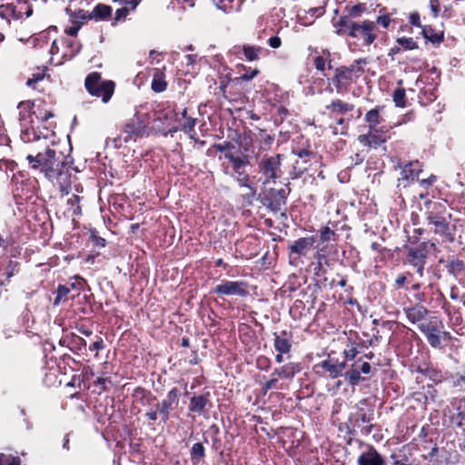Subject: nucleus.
Returning <instances> with one entry per match:
<instances>
[{
  "mask_svg": "<svg viewBox=\"0 0 465 465\" xmlns=\"http://www.w3.org/2000/svg\"><path fill=\"white\" fill-rule=\"evenodd\" d=\"M392 21L391 15L384 13L377 15L374 20L351 21L349 18H343L341 21L334 22L333 27L336 35L344 38L349 49L356 52L375 45L381 35H386Z\"/></svg>",
  "mask_w": 465,
  "mask_h": 465,
  "instance_id": "f257e3e1",
  "label": "nucleus"
},
{
  "mask_svg": "<svg viewBox=\"0 0 465 465\" xmlns=\"http://www.w3.org/2000/svg\"><path fill=\"white\" fill-rule=\"evenodd\" d=\"M29 168L43 174L54 186H57L62 195L68 194L72 185L74 160L71 155H65L61 151L47 147L45 152L36 155L27 154Z\"/></svg>",
  "mask_w": 465,
  "mask_h": 465,
  "instance_id": "f03ea898",
  "label": "nucleus"
},
{
  "mask_svg": "<svg viewBox=\"0 0 465 465\" xmlns=\"http://www.w3.org/2000/svg\"><path fill=\"white\" fill-rule=\"evenodd\" d=\"M368 63L367 58H359L348 66H339L334 70L333 75L328 80L334 85L338 94L346 93L349 91L350 86L364 73V65Z\"/></svg>",
  "mask_w": 465,
  "mask_h": 465,
  "instance_id": "7ed1b4c3",
  "label": "nucleus"
},
{
  "mask_svg": "<svg viewBox=\"0 0 465 465\" xmlns=\"http://www.w3.org/2000/svg\"><path fill=\"white\" fill-rule=\"evenodd\" d=\"M446 201L432 202L427 199L424 203L426 208L425 220L429 225H433V232L441 236H451L450 223L445 214L447 213Z\"/></svg>",
  "mask_w": 465,
  "mask_h": 465,
  "instance_id": "20e7f679",
  "label": "nucleus"
},
{
  "mask_svg": "<svg viewBox=\"0 0 465 465\" xmlns=\"http://www.w3.org/2000/svg\"><path fill=\"white\" fill-rule=\"evenodd\" d=\"M418 329L424 334L429 344L434 349H442L450 341L451 335L444 331V324L437 316H429L427 321L419 324Z\"/></svg>",
  "mask_w": 465,
  "mask_h": 465,
  "instance_id": "39448f33",
  "label": "nucleus"
},
{
  "mask_svg": "<svg viewBox=\"0 0 465 465\" xmlns=\"http://www.w3.org/2000/svg\"><path fill=\"white\" fill-rule=\"evenodd\" d=\"M302 370V364L298 361H289L273 370L270 379L262 385V394L265 396L271 390H282V384L280 381L292 382L294 377Z\"/></svg>",
  "mask_w": 465,
  "mask_h": 465,
  "instance_id": "423d86ee",
  "label": "nucleus"
},
{
  "mask_svg": "<svg viewBox=\"0 0 465 465\" xmlns=\"http://www.w3.org/2000/svg\"><path fill=\"white\" fill-rule=\"evenodd\" d=\"M115 82L104 80L99 72L89 73L84 79V88L94 97L101 98L102 102L107 104L115 90Z\"/></svg>",
  "mask_w": 465,
  "mask_h": 465,
  "instance_id": "0eeeda50",
  "label": "nucleus"
},
{
  "mask_svg": "<svg viewBox=\"0 0 465 465\" xmlns=\"http://www.w3.org/2000/svg\"><path fill=\"white\" fill-rule=\"evenodd\" d=\"M180 396L179 390L176 387L172 388L165 398L156 404L155 409H150L144 413V417L153 422L160 418V420L165 424L170 420L172 411L178 407Z\"/></svg>",
  "mask_w": 465,
  "mask_h": 465,
  "instance_id": "6e6552de",
  "label": "nucleus"
},
{
  "mask_svg": "<svg viewBox=\"0 0 465 465\" xmlns=\"http://www.w3.org/2000/svg\"><path fill=\"white\" fill-rule=\"evenodd\" d=\"M146 127L147 124L142 116L136 113L134 117L121 125L119 134L113 138L114 148H121L124 143L142 137L145 133Z\"/></svg>",
  "mask_w": 465,
  "mask_h": 465,
  "instance_id": "1a4fd4ad",
  "label": "nucleus"
},
{
  "mask_svg": "<svg viewBox=\"0 0 465 465\" xmlns=\"http://www.w3.org/2000/svg\"><path fill=\"white\" fill-rule=\"evenodd\" d=\"M373 409L357 408L349 416V433L355 435L359 431L361 436L370 435L377 426L373 423Z\"/></svg>",
  "mask_w": 465,
  "mask_h": 465,
  "instance_id": "9d476101",
  "label": "nucleus"
},
{
  "mask_svg": "<svg viewBox=\"0 0 465 465\" xmlns=\"http://www.w3.org/2000/svg\"><path fill=\"white\" fill-rule=\"evenodd\" d=\"M35 103L31 101H23L19 103V120L21 125L24 127L22 130L21 138L24 142L28 143L33 140L38 139L39 136L35 133V120L33 111Z\"/></svg>",
  "mask_w": 465,
  "mask_h": 465,
  "instance_id": "9b49d317",
  "label": "nucleus"
},
{
  "mask_svg": "<svg viewBox=\"0 0 465 465\" xmlns=\"http://www.w3.org/2000/svg\"><path fill=\"white\" fill-rule=\"evenodd\" d=\"M249 283L245 281L221 280L212 290L211 293L221 299L229 296L246 298L249 295Z\"/></svg>",
  "mask_w": 465,
  "mask_h": 465,
  "instance_id": "f8f14e48",
  "label": "nucleus"
},
{
  "mask_svg": "<svg viewBox=\"0 0 465 465\" xmlns=\"http://www.w3.org/2000/svg\"><path fill=\"white\" fill-rule=\"evenodd\" d=\"M282 157L280 153L264 155L258 163V172L264 178L263 184L275 183L282 175Z\"/></svg>",
  "mask_w": 465,
  "mask_h": 465,
  "instance_id": "ddd939ff",
  "label": "nucleus"
},
{
  "mask_svg": "<svg viewBox=\"0 0 465 465\" xmlns=\"http://www.w3.org/2000/svg\"><path fill=\"white\" fill-rule=\"evenodd\" d=\"M391 130L392 127L388 125H381L371 130L368 129V133L360 134L357 140L363 146L376 149L391 139L392 134H394Z\"/></svg>",
  "mask_w": 465,
  "mask_h": 465,
  "instance_id": "4468645a",
  "label": "nucleus"
},
{
  "mask_svg": "<svg viewBox=\"0 0 465 465\" xmlns=\"http://www.w3.org/2000/svg\"><path fill=\"white\" fill-rule=\"evenodd\" d=\"M288 193L285 189H275L270 188L264 192L263 196L262 197V203L268 210L272 212L273 213H282V216L286 218V203L288 198Z\"/></svg>",
  "mask_w": 465,
  "mask_h": 465,
  "instance_id": "2eb2a0df",
  "label": "nucleus"
},
{
  "mask_svg": "<svg viewBox=\"0 0 465 465\" xmlns=\"http://www.w3.org/2000/svg\"><path fill=\"white\" fill-rule=\"evenodd\" d=\"M429 247V242H421L417 246L406 249V262L415 269L420 277L423 276L424 266L430 252Z\"/></svg>",
  "mask_w": 465,
  "mask_h": 465,
  "instance_id": "dca6fc26",
  "label": "nucleus"
},
{
  "mask_svg": "<svg viewBox=\"0 0 465 465\" xmlns=\"http://www.w3.org/2000/svg\"><path fill=\"white\" fill-rule=\"evenodd\" d=\"M350 368L344 371L343 377L351 386H356L367 378L361 376V374H371L372 368L368 361H362V358L352 361Z\"/></svg>",
  "mask_w": 465,
  "mask_h": 465,
  "instance_id": "f3484780",
  "label": "nucleus"
},
{
  "mask_svg": "<svg viewBox=\"0 0 465 465\" xmlns=\"http://www.w3.org/2000/svg\"><path fill=\"white\" fill-rule=\"evenodd\" d=\"M309 147L310 145L307 144L306 147L292 148V153L299 158L293 164V179L301 177L305 172H307L310 162L317 157V153L313 152Z\"/></svg>",
  "mask_w": 465,
  "mask_h": 465,
  "instance_id": "a211bd4d",
  "label": "nucleus"
},
{
  "mask_svg": "<svg viewBox=\"0 0 465 465\" xmlns=\"http://www.w3.org/2000/svg\"><path fill=\"white\" fill-rule=\"evenodd\" d=\"M231 52L247 62L258 61L261 57L267 56L270 54V51L262 46L248 44L236 45L231 49Z\"/></svg>",
  "mask_w": 465,
  "mask_h": 465,
  "instance_id": "6ab92c4d",
  "label": "nucleus"
},
{
  "mask_svg": "<svg viewBox=\"0 0 465 465\" xmlns=\"http://www.w3.org/2000/svg\"><path fill=\"white\" fill-rule=\"evenodd\" d=\"M175 122L177 123V126L174 127L173 131H182L184 134H188L189 137L193 141H197L195 125L198 123V119L196 117L188 115L187 108L183 109L182 113L180 114V116L177 114Z\"/></svg>",
  "mask_w": 465,
  "mask_h": 465,
  "instance_id": "aec40b11",
  "label": "nucleus"
},
{
  "mask_svg": "<svg viewBox=\"0 0 465 465\" xmlns=\"http://www.w3.org/2000/svg\"><path fill=\"white\" fill-rule=\"evenodd\" d=\"M211 392L206 389L200 395H193L189 400L188 411L191 413L202 415L212 408Z\"/></svg>",
  "mask_w": 465,
  "mask_h": 465,
  "instance_id": "412c9836",
  "label": "nucleus"
},
{
  "mask_svg": "<svg viewBox=\"0 0 465 465\" xmlns=\"http://www.w3.org/2000/svg\"><path fill=\"white\" fill-rule=\"evenodd\" d=\"M346 367V361L340 362L338 360L328 358L316 364L314 368L321 369L322 375L327 374L330 378L335 379L343 375Z\"/></svg>",
  "mask_w": 465,
  "mask_h": 465,
  "instance_id": "4be33fe9",
  "label": "nucleus"
},
{
  "mask_svg": "<svg viewBox=\"0 0 465 465\" xmlns=\"http://www.w3.org/2000/svg\"><path fill=\"white\" fill-rule=\"evenodd\" d=\"M315 242V236L311 235L295 240L288 246V254L291 259L292 255L297 257L306 256Z\"/></svg>",
  "mask_w": 465,
  "mask_h": 465,
  "instance_id": "5701e85b",
  "label": "nucleus"
},
{
  "mask_svg": "<svg viewBox=\"0 0 465 465\" xmlns=\"http://www.w3.org/2000/svg\"><path fill=\"white\" fill-rule=\"evenodd\" d=\"M358 465H385V460L378 452L373 445L366 444V450H363L357 459Z\"/></svg>",
  "mask_w": 465,
  "mask_h": 465,
  "instance_id": "b1692460",
  "label": "nucleus"
},
{
  "mask_svg": "<svg viewBox=\"0 0 465 465\" xmlns=\"http://www.w3.org/2000/svg\"><path fill=\"white\" fill-rule=\"evenodd\" d=\"M273 348L276 352L290 353L292 348L293 334L291 331L282 330L273 333Z\"/></svg>",
  "mask_w": 465,
  "mask_h": 465,
  "instance_id": "393cba45",
  "label": "nucleus"
},
{
  "mask_svg": "<svg viewBox=\"0 0 465 465\" xmlns=\"http://www.w3.org/2000/svg\"><path fill=\"white\" fill-rule=\"evenodd\" d=\"M224 158L227 159L231 164L232 169L233 171V176L236 178L237 176L242 175V173H246L245 167L249 165V156L247 154L240 153L239 154H235L233 153H228L224 154Z\"/></svg>",
  "mask_w": 465,
  "mask_h": 465,
  "instance_id": "a878e982",
  "label": "nucleus"
},
{
  "mask_svg": "<svg viewBox=\"0 0 465 465\" xmlns=\"http://www.w3.org/2000/svg\"><path fill=\"white\" fill-rule=\"evenodd\" d=\"M421 172L422 165L419 161L409 162L401 167V177L398 181L411 183L414 182Z\"/></svg>",
  "mask_w": 465,
  "mask_h": 465,
  "instance_id": "bb28decb",
  "label": "nucleus"
},
{
  "mask_svg": "<svg viewBox=\"0 0 465 465\" xmlns=\"http://www.w3.org/2000/svg\"><path fill=\"white\" fill-rule=\"evenodd\" d=\"M59 344L74 352L81 351L86 347L85 340L74 332L64 333L60 339Z\"/></svg>",
  "mask_w": 465,
  "mask_h": 465,
  "instance_id": "cd10ccee",
  "label": "nucleus"
},
{
  "mask_svg": "<svg viewBox=\"0 0 465 465\" xmlns=\"http://www.w3.org/2000/svg\"><path fill=\"white\" fill-rule=\"evenodd\" d=\"M354 104L344 102L341 99H333L329 104L325 106V110L328 112L331 117H336L338 115H344L348 113L352 112Z\"/></svg>",
  "mask_w": 465,
  "mask_h": 465,
  "instance_id": "c85d7f7f",
  "label": "nucleus"
},
{
  "mask_svg": "<svg viewBox=\"0 0 465 465\" xmlns=\"http://www.w3.org/2000/svg\"><path fill=\"white\" fill-rule=\"evenodd\" d=\"M165 71V66H163L162 68L152 69L153 79L151 82V89L153 93L159 94L166 91L168 87V82L166 80Z\"/></svg>",
  "mask_w": 465,
  "mask_h": 465,
  "instance_id": "c756f323",
  "label": "nucleus"
},
{
  "mask_svg": "<svg viewBox=\"0 0 465 465\" xmlns=\"http://www.w3.org/2000/svg\"><path fill=\"white\" fill-rule=\"evenodd\" d=\"M427 436H428V425H425L421 428V430L419 433V438L421 439V441L424 440L425 444H430L432 447H431L430 451H429L428 453H422L421 457L424 460H428V465H438L439 460L436 459V456L438 455L439 448L437 446V443L433 442V440L430 439L428 440Z\"/></svg>",
  "mask_w": 465,
  "mask_h": 465,
  "instance_id": "7c9ffc66",
  "label": "nucleus"
},
{
  "mask_svg": "<svg viewBox=\"0 0 465 465\" xmlns=\"http://www.w3.org/2000/svg\"><path fill=\"white\" fill-rule=\"evenodd\" d=\"M407 319L413 324H421L429 318V311L422 305H415L404 309Z\"/></svg>",
  "mask_w": 465,
  "mask_h": 465,
  "instance_id": "2f4dec72",
  "label": "nucleus"
},
{
  "mask_svg": "<svg viewBox=\"0 0 465 465\" xmlns=\"http://www.w3.org/2000/svg\"><path fill=\"white\" fill-rule=\"evenodd\" d=\"M444 262L447 272L460 282L465 272V262L455 256H451Z\"/></svg>",
  "mask_w": 465,
  "mask_h": 465,
  "instance_id": "473e14b6",
  "label": "nucleus"
},
{
  "mask_svg": "<svg viewBox=\"0 0 465 465\" xmlns=\"http://www.w3.org/2000/svg\"><path fill=\"white\" fill-rule=\"evenodd\" d=\"M416 371L429 378L436 384L447 380L449 374L448 372H443L441 370L433 366H418Z\"/></svg>",
  "mask_w": 465,
  "mask_h": 465,
  "instance_id": "72a5a7b5",
  "label": "nucleus"
},
{
  "mask_svg": "<svg viewBox=\"0 0 465 465\" xmlns=\"http://www.w3.org/2000/svg\"><path fill=\"white\" fill-rule=\"evenodd\" d=\"M331 54L329 50L323 49L321 53L313 57V65L315 69L321 73H322L323 76H326L324 73L326 68L331 69L332 65Z\"/></svg>",
  "mask_w": 465,
  "mask_h": 465,
  "instance_id": "f704fd0d",
  "label": "nucleus"
},
{
  "mask_svg": "<svg viewBox=\"0 0 465 465\" xmlns=\"http://www.w3.org/2000/svg\"><path fill=\"white\" fill-rule=\"evenodd\" d=\"M384 106L377 105L365 114L364 121L368 125V129L378 128V125L383 122L381 115Z\"/></svg>",
  "mask_w": 465,
  "mask_h": 465,
  "instance_id": "c9c22d12",
  "label": "nucleus"
},
{
  "mask_svg": "<svg viewBox=\"0 0 465 465\" xmlns=\"http://www.w3.org/2000/svg\"><path fill=\"white\" fill-rule=\"evenodd\" d=\"M420 34L426 41L433 45H440L444 41V32L437 31L431 25H424Z\"/></svg>",
  "mask_w": 465,
  "mask_h": 465,
  "instance_id": "e433bc0d",
  "label": "nucleus"
},
{
  "mask_svg": "<svg viewBox=\"0 0 465 465\" xmlns=\"http://www.w3.org/2000/svg\"><path fill=\"white\" fill-rule=\"evenodd\" d=\"M132 397L143 406L150 405L153 401H156V397L149 390L141 386L134 390Z\"/></svg>",
  "mask_w": 465,
  "mask_h": 465,
  "instance_id": "4c0bfd02",
  "label": "nucleus"
},
{
  "mask_svg": "<svg viewBox=\"0 0 465 465\" xmlns=\"http://www.w3.org/2000/svg\"><path fill=\"white\" fill-rule=\"evenodd\" d=\"M361 345L360 342L353 341L351 337H348L346 348L344 349L342 354L345 359L344 361H354L357 355L360 353V349Z\"/></svg>",
  "mask_w": 465,
  "mask_h": 465,
  "instance_id": "58836bf2",
  "label": "nucleus"
},
{
  "mask_svg": "<svg viewBox=\"0 0 465 465\" xmlns=\"http://www.w3.org/2000/svg\"><path fill=\"white\" fill-rule=\"evenodd\" d=\"M17 11H18V8L16 6L15 2H12V3H8L5 5H0V16L8 21H10V19H14V20L22 19V15H19V13Z\"/></svg>",
  "mask_w": 465,
  "mask_h": 465,
  "instance_id": "ea45409f",
  "label": "nucleus"
},
{
  "mask_svg": "<svg viewBox=\"0 0 465 465\" xmlns=\"http://www.w3.org/2000/svg\"><path fill=\"white\" fill-rule=\"evenodd\" d=\"M92 12L94 21H108L112 16L113 8L105 4H97Z\"/></svg>",
  "mask_w": 465,
  "mask_h": 465,
  "instance_id": "a19ab883",
  "label": "nucleus"
},
{
  "mask_svg": "<svg viewBox=\"0 0 465 465\" xmlns=\"http://www.w3.org/2000/svg\"><path fill=\"white\" fill-rule=\"evenodd\" d=\"M348 14L341 15L337 21H341L343 18H349L351 21H356L355 18L361 16L367 11L366 4L359 3L351 7H346Z\"/></svg>",
  "mask_w": 465,
  "mask_h": 465,
  "instance_id": "79ce46f5",
  "label": "nucleus"
},
{
  "mask_svg": "<svg viewBox=\"0 0 465 465\" xmlns=\"http://www.w3.org/2000/svg\"><path fill=\"white\" fill-rule=\"evenodd\" d=\"M205 457V448L202 442L194 443L190 450V459L193 465H199Z\"/></svg>",
  "mask_w": 465,
  "mask_h": 465,
  "instance_id": "37998d69",
  "label": "nucleus"
},
{
  "mask_svg": "<svg viewBox=\"0 0 465 465\" xmlns=\"http://www.w3.org/2000/svg\"><path fill=\"white\" fill-rule=\"evenodd\" d=\"M33 114L35 118L42 124L47 122L50 118L54 117L53 112L46 109L45 104L44 103H40L36 105L35 104Z\"/></svg>",
  "mask_w": 465,
  "mask_h": 465,
  "instance_id": "c03bdc74",
  "label": "nucleus"
},
{
  "mask_svg": "<svg viewBox=\"0 0 465 465\" xmlns=\"http://www.w3.org/2000/svg\"><path fill=\"white\" fill-rule=\"evenodd\" d=\"M450 423L460 429L465 428V411L462 410L461 406H458L453 412H450L449 416Z\"/></svg>",
  "mask_w": 465,
  "mask_h": 465,
  "instance_id": "a18cd8bd",
  "label": "nucleus"
},
{
  "mask_svg": "<svg viewBox=\"0 0 465 465\" xmlns=\"http://www.w3.org/2000/svg\"><path fill=\"white\" fill-rule=\"evenodd\" d=\"M19 178L21 179V184L25 183L26 185V194L33 193L34 189L35 188V184L37 183L36 179L30 180L27 178V174L25 171H19L17 173L14 174V180L15 181V184L17 185L19 183Z\"/></svg>",
  "mask_w": 465,
  "mask_h": 465,
  "instance_id": "49530a36",
  "label": "nucleus"
},
{
  "mask_svg": "<svg viewBox=\"0 0 465 465\" xmlns=\"http://www.w3.org/2000/svg\"><path fill=\"white\" fill-rule=\"evenodd\" d=\"M237 67L238 68H242L245 72L241 76L236 77L234 79V82L236 84H241L242 82H248V81L253 79L254 77H256L261 73L259 69L246 67L242 64H238Z\"/></svg>",
  "mask_w": 465,
  "mask_h": 465,
  "instance_id": "de8ad7c7",
  "label": "nucleus"
},
{
  "mask_svg": "<svg viewBox=\"0 0 465 465\" xmlns=\"http://www.w3.org/2000/svg\"><path fill=\"white\" fill-rule=\"evenodd\" d=\"M81 200H82V197H80L77 194H73L67 200L68 211L71 212L73 216L82 215V207L80 204Z\"/></svg>",
  "mask_w": 465,
  "mask_h": 465,
  "instance_id": "09e8293b",
  "label": "nucleus"
},
{
  "mask_svg": "<svg viewBox=\"0 0 465 465\" xmlns=\"http://www.w3.org/2000/svg\"><path fill=\"white\" fill-rule=\"evenodd\" d=\"M218 9L224 13H232L239 9V4L235 0H213Z\"/></svg>",
  "mask_w": 465,
  "mask_h": 465,
  "instance_id": "8fccbe9b",
  "label": "nucleus"
},
{
  "mask_svg": "<svg viewBox=\"0 0 465 465\" xmlns=\"http://www.w3.org/2000/svg\"><path fill=\"white\" fill-rule=\"evenodd\" d=\"M46 70L47 67L37 68L36 72L33 73L32 76L27 79L26 85L30 88L37 89L36 84L44 80L46 75Z\"/></svg>",
  "mask_w": 465,
  "mask_h": 465,
  "instance_id": "3c124183",
  "label": "nucleus"
},
{
  "mask_svg": "<svg viewBox=\"0 0 465 465\" xmlns=\"http://www.w3.org/2000/svg\"><path fill=\"white\" fill-rule=\"evenodd\" d=\"M392 100L397 107L406 106V91L403 87H398L392 94Z\"/></svg>",
  "mask_w": 465,
  "mask_h": 465,
  "instance_id": "603ef678",
  "label": "nucleus"
},
{
  "mask_svg": "<svg viewBox=\"0 0 465 465\" xmlns=\"http://www.w3.org/2000/svg\"><path fill=\"white\" fill-rule=\"evenodd\" d=\"M313 258L317 263H319V265L325 264L326 266H330V262L328 259V246L325 245L321 248L318 247L313 254Z\"/></svg>",
  "mask_w": 465,
  "mask_h": 465,
  "instance_id": "864d4df0",
  "label": "nucleus"
},
{
  "mask_svg": "<svg viewBox=\"0 0 465 465\" xmlns=\"http://www.w3.org/2000/svg\"><path fill=\"white\" fill-rule=\"evenodd\" d=\"M16 6L18 8L19 15H22V18L29 17L33 14V7L29 4L28 0H15Z\"/></svg>",
  "mask_w": 465,
  "mask_h": 465,
  "instance_id": "5fc2aeb1",
  "label": "nucleus"
},
{
  "mask_svg": "<svg viewBox=\"0 0 465 465\" xmlns=\"http://www.w3.org/2000/svg\"><path fill=\"white\" fill-rule=\"evenodd\" d=\"M70 292V288L66 285L59 284L56 289V296L54 301V305H58L62 302H65Z\"/></svg>",
  "mask_w": 465,
  "mask_h": 465,
  "instance_id": "6e6d98bb",
  "label": "nucleus"
},
{
  "mask_svg": "<svg viewBox=\"0 0 465 465\" xmlns=\"http://www.w3.org/2000/svg\"><path fill=\"white\" fill-rule=\"evenodd\" d=\"M396 43L404 50H415L419 48L417 42L411 37H399L396 39Z\"/></svg>",
  "mask_w": 465,
  "mask_h": 465,
  "instance_id": "4d7b16f0",
  "label": "nucleus"
},
{
  "mask_svg": "<svg viewBox=\"0 0 465 465\" xmlns=\"http://www.w3.org/2000/svg\"><path fill=\"white\" fill-rule=\"evenodd\" d=\"M304 308V302L302 300H296L290 308V315L293 320H298L302 317Z\"/></svg>",
  "mask_w": 465,
  "mask_h": 465,
  "instance_id": "13d9d810",
  "label": "nucleus"
},
{
  "mask_svg": "<svg viewBox=\"0 0 465 465\" xmlns=\"http://www.w3.org/2000/svg\"><path fill=\"white\" fill-rule=\"evenodd\" d=\"M247 190H248V192L245 193H242L241 195V197L242 199L243 205L251 206L253 204L254 201L256 200L257 192H256V188L254 186L248 188Z\"/></svg>",
  "mask_w": 465,
  "mask_h": 465,
  "instance_id": "bf43d9fd",
  "label": "nucleus"
},
{
  "mask_svg": "<svg viewBox=\"0 0 465 465\" xmlns=\"http://www.w3.org/2000/svg\"><path fill=\"white\" fill-rule=\"evenodd\" d=\"M90 241L97 248H104L107 243L104 238L98 235V232L95 229L90 230Z\"/></svg>",
  "mask_w": 465,
  "mask_h": 465,
  "instance_id": "052dcab7",
  "label": "nucleus"
},
{
  "mask_svg": "<svg viewBox=\"0 0 465 465\" xmlns=\"http://www.w3.org/2000/svg\"><path fill=\"white\" fill-rule=\"evenodd\" d=\"M255 365L257 369L267 371L272 366V361L265 355H260L256 359Z\"/></svg>",
  "mask_w": 465,
  "mask_h": 465,
  "instance_id": "680f3d73",
  "label": "nucleus"
},
{
  "mask_svg": "<svg viewBox=\"0 0 465 465\" xmlns=\"http://www.w3.org/2000/svg\"><path fill=\"white\" fill-rule=\"evenodd\" d=\"M130 9L127 6H123L116 9L112 25L115 26L120 21H123L129 15Z\"/></svg>",
  "mask_w": 465,
  "mask_h": 465,
  "instance_id": "e2e57ef3",
  "label": "nucleus"
},
{
  "mask_svg": "<svg viewBox=\"0 0 465 465\" xmlns=\"http://www.w3.org/2000/svg\"><path fill=\"white\" fill-rule=\"evenodd\" d=\"M336 232L329 226H324L320 230V238L322 242H330L335 240Z\"/></svg>",
  "mask_w": 465,
  "mask_h": 465,
  "instance_id": "0e129e2a",
  "label": "nucleus"
},
{
  "mask_svg": "<svg viewBox=\"0 0 465 465\" xmlns=\"http://www.w3.org/2000/svg\"><path fill=\"white\" fill-rule=\"evenodd\" d=\"M213 147L217 152L224 153V154L228 153H232V150L235 148L234 144L228 141H224L222 143H214Z\"/></svg>",
  "mask_w": 465,
  "mask_h": 465,
  "instance_id": "69168bd1",
  "label": "nucleus"
},
{
  "mask_svg": "<svg viewBox=\"0 0 465 465\" xmlns=\"http://www.w3.org/2000/svg\"><path fill=\"white\" fill-rule=\"evenodd\" d=\"M112 383L111 377H98L94 381V385L100 388V392L107 391L109 390L108 384Z\"/></svg>",
  "mask_w": 465,
  "mask_h": 465,
  "instance_id": "338daca9",
  "label": "nucleus"
},
{
  "mask_svg": "<svg viewBox=\"0 0 465 465\" xmlns=\"http://www.w3.org/2000/svg\"><path fill=\"white\" fill-rule=\"evenodd\" d=\"M108 202L115 210L124 208V205L126 203L125 198L122 195L111 196Z\"/></svg>",
  "mask_w": 465,
  "mask_h": 465,
  "instance_id": "774afa93",
  "label": "nucleus"
}]
</instances>
